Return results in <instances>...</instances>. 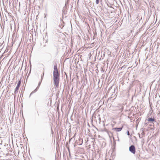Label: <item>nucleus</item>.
Listing matches in <instances>:
<instances>
[{"instance_id": "f257e3e1", "label": "nucleus", "mask_w": 160, "mask_h": 160, "mask_svg": "<svg viewBox=\"0 0 160 160\" xmlns=\"http://www.w3.org/2000/svg\"><path fill=\"white\" fill-rule=\"evenodd\" d=\"M54 69L53 73V82L56 87L58 88L59 80V72L58 71L57 65L54 66Z\"/></svg>"}, {"instance_id": "f03ea898", "label": "nucleus", "mask_w": 160, "mask_h": 160, "mask_svg": "<svg viewBox=\"0 0 160 160\" xmlns=\"http://www.w3.org/2000/svg\"><path fill=\"white\" fill-rule=\"evenodd\" d=\"M129 150L130 152L134 154L135 152V146L132 145L129 148Z\"/></svg>"}, {"instance_id": "7ed1b4c3", "label": "nucleus", "mask_w": 160, "mask_h": 160, "mask_svg": "<svg viewBox=\"0 0 160 160\" xmlns=\"http://www.w3.org/2000/svg\"><path fill=\"white\" fill-rule=\"evenodd\" d=\"M21 84V81H19L17 85V86L15 89V93H16V92H18V90L19 89V88L20 87V85Z\"/></svg>"}, {"instance_id": "20e7f679", "label": "nucleus", "mask_w": 160, "mask_h": 160, "mask_svg": "<svg viewBox=\"0 0 160 160\" xmlns=\"http://www.w3.org/2000/svg\"><path fill=\"white\" fill-rule=\"evenodd\" d=\"M114 129L117 132H119L122 130V128H115Z\"/></svg>"}, {"instance_id": "39448f33", "label": "nucleus", "mask_w": 160, "mask_h": 160, "mask_svg": "<svg viewBox=\"0 0 160 160\" xmlns=\"http://www.w3.org/2000/svg\"><path fill=\"white\" fill-rule=\"evenodd\" d=\"M38 89L37 88H36L34 91H32L31 92V93H30V95L29 97H30L31 96V95L33 93L36 92L37 91Z\"/></svg>"}, {"instance_id": "423d86ee", "label": "nucleus", "mask_w": 160, "mask_h": 160, "mask_svg": "<svg viewBox=\"0 0 160 160\" xmlns=\"http://www.w3.org/2000/svg\"><path fill=\"white\" fill-rule=\"evenodd\" d=\"M148 121H151V122L155 121V119H154V118H149L148 119Z\"/></svg>"}, {"instance_id": "0eeeda50", "label": "nucleus", "mask_w": 160, "mask_h": 160, "mask_svg": "<svg viewBox=\"0 0 160 160\" xmlns=\"http://www.w3.org/2000/svg\"><path fill=\"white\" fill-rule=\"evenodd\" d=\"M41 82H42V81H41L40 82H39L38 84V87H37V88L38 89L40 84H41Z\"/></svg>"}, {"instance_id": "6e6552de", "label": "nucleus", "mask_w": 160, "mask_h": 160, "mask_svg": "<svg viewBox=\"0 0 160 160\" xmlns=\"http://www.w3.org/2000/svg\"><path fill=\"white\" fill-rule=\"evenodd\" d=\"M44 75V72H43V75L41 76V81H42V79H43Z\"/></svg>"}, {"instance_id": "1a4fd4ad", "label": "nucleus", "mask_w": 160, "mask_h": 160, "mask_svg": "<svg viewBox=\"0 0 160 160\" xmlns=\"http://www.w3.org/2000/svg\"><path fill=\"white\" fill-rule=\"evenodd\" d=\"M99 0H96V3L97 4H98L99 3Z\"/></svg>"}, {"instance_id": "9d476101", "label": "nucleus", "mask_w": 160, "mask_h": 160, "mask_svg": "<svg viewBox=\"0 0 160 160\" xmlns=\"http://www.w3.org/2000/svg\"><path fill=\"white\" fill-rule=\"evenodd\" d=\"M127 134L128 135H130V133H129V131H128V132H127Z\"/></svg>"}, {"instance_id": "9b49d317", "label": "nucleus", "mask_w": 160, "mask_h": 160, "mask_svg": "<svg viewBox=\"0 0 160 160\" xmlns=\"http://www.w3.org/2000/svg\"><path fill=\"white\" fill-rule=\"evenodd\" d=\"M139 137L140 138H140V135H139Z\"/></svg>"}, {"instance_id": "f8f14e48", "label": "nucleus", "mask_w": 160, "mask_h": 160, "mask_svg": "<svg viewBox=\"0 0 160 160\" xmlns=\"http://www.w3.org/2000/svg\"><path fill=\"white\" fill-rule=\"evenodd\" d=\"M44 148H43V150H44Z\"/></svg>"}]
</instances>
